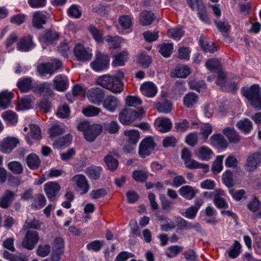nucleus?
Segmentation results:
<instances>
[{"mask_svg":"<svg viewBox=\"0 0 261 261\" xmlns=\"http://www.w3.org/2000/svg\"><path fill=\"white\" fill-rule=\"evenodd\" d=\"M241 93L254 108L257 110L261 109L260 88L258 84H253L250 87L242 88Z\"/></svg>","mask_w":261,"mask_h":261,"instance_id":"obj_1","label":"nucleus"},{"mask_svg":"<svg viewBox=\"0 0 261 261\" xmlns=\"http://www.w3.org/2000/svg\"><path fill=\"white\" fill-rule=\"evenodd\" d=\"M77 129L82 132L85 139L89 142L93 141L100 134L101 128L97 124H90L87 121L80 122L77 126Z\"/></svg>","mask_w":261,"mask_h":261,"instance_id":"obj_2","label":"nucleus"},{"mask_svg":"<svg viewBox=\"0 0 261 261\" xmlns=\"http://www.w3.org/2000/svg\"><path fill=\"white\" fill-rule=\"evenodd\" d=\"M37 83H17V86L22 93H25L32 90L39 94L50 95L51 94V90L44 83L40 84L39 85Z\"/></svg>","mask_w":261,"mask_h":261,"instance_id":"obj_3","label":"nucleus"},{"mask_svg":"<svg viewBox=\"0 0 261 261\" xmlns=\"http://www.w3.org/2000/svg\"><path fill=\"white\" fill-rule=\"evenodd\" d=\"M181 158L184 162L185 166L190 169H202L204 172H207L209 170V166L197 162L192 159L191 151L187 148H184L181 151Z\"/></svg>","mask_w":261,"mask_h":261,"instance_id":"obj_4","label":"nucleus"},{"mask_svg":"<svg viewBox=\"0 0 261 261\" xmlns=\"http://www.w3.org/2000/svg\"><path fill=\"white\" fill-rule=\"evenodd\" d=\"M144 112L142 109L138 112L132 109H125L120 113L119 119L122 124L129 125L137 119H141Z\"/></svg>","mask_w":261,"mask_h":261,"instance_id":"obj_5","label":"nucleus"},{"mask_svg":"<svg viewBox=\"0 0 261 261\" xmlns=\"http://www.w3.org/2000/svg\"><path fill=\"white\" fill-rule=\"evenodd\" d=\"M71 182L75 190L82 195L87 193L89 190L88 181L83 174L75 175L71 178Z\"/></svg>","mask_w":261,"mask_h":261,"instance_id":"obj_6","label":"nucleus"},{"mask_svg":"<svg viewBox=\"0 0 261 261\" xmlns=\"http://www.w3.org/2000/svg\"><path fill=\"white\" fill-rule=\"evenodd\" d=\"M155 144L153 139L151 137H146L140 144L139 154L142 158L150 154L154 149Z\"/></svg>","mask_w":261,"mask_h":261,"instance_id":"obj_7","label":"nucleus"},{"mask_svg":"<svg viewBox=\"0 0 261 261\" xmlns=\"http://www.w3.org/2000/svg\"><path fill=\"white\" fill-rule=\"evenodd\" d=\"M110 62V59L108 55L100 52L96 54L95 60L91 63V68L95 71H98L106 68Z\"/></svg>","mask_w":261,"mask_h":261,"instance_id":"obj_8","label":"nucleus"},{"mask_svg":"<svg viewBox=\"0 0 261 261\" xmlns=\"http://www.w3.org/2000/svg\"><path fill=\"white\" fill-rule=\"evenodd\" d=\"M74 54L77 60L83 62L90 60L93 55L91 49L88 47H85L81 44H77L75 46Z\"/></svg>","mask_w":261,"mask_h":261,"instance_id":"obj_9","label":"nucleus"},{"mask_svg":"<svg viewBox=\"0 0 261 261\" xmlns=\"http://www.w3.org/2000/svg\"><path fill=\"white\" fill-rule=\"evenodd\" d=\"M124 135L127 137L129 146H125L123 150L126 153H130L134 150V146L138 142L140 135L139 132L135 129L125 130Z\"/></svg>","mask_w":261,"mask_h":261,"instance_id":"obj_10","label":"nucleus"},{"mask_svg":"<svg viewBox=\"0 0 261 261\" xmlns=\"http://www.w3.org/2000/svg\"><path fill=\"white\" fill-rule=\"evenodd\" d=\"M39 239V234L37 232L28 231L22 242V245L28 250H32L38 242Z\"/></svg>","mask_w":261,"mask_h":261,"instance_id":"obj_11","label":"nucleus"},{"mask_svg":"<svg viewBox=\"0 0 261 261\" xmlns=\"http://www.w3.org/2000/svg\"><path fill=\"white\" fill-rule=\"evenodd\" d=\"M60 189V186L56 181L47 182L44 186V192L47 198L50 200L55 199Z\"/></svg>","mask_w":261,"mask_h":261,"instance_id":"obj_12","label":"nucleus"},{"mask_svg":"<svg viewBox=\"0 0 261 261\" xmlns=\"http://www.w3.org/2000/svg\"><path fill=\"white\" fill-rule=\"evenodd\" d=\"M87 97L90 102L99 106L103 98L104 93L100 88H93L88 91Z\"/></svg>","mask_w":261,"mask_h":261,"instance_id":"obj_13","label":"nucleus"},{"mask_svg":"<svg viewBox=\"0 0 261 261\" xmlns=\"http://www.w3.org/2000/svg\"><path fill=\"white\" fill-rule=\"evenodd\" d=\"M119 104V100L115 96L112 95H109L106 97L102 102L103 107L111 113L116 111Z\"/></svg>","mask_w":261,"mask_h":261,"instance_id":"obj_14","label":"nucleus"},{"mask_svg":"<svg viewBox=\"0 0 261 261\" xmlns=\"http://www.w3.org/2000/svg\"><path fill=\"white\" fill-rule=\"evenodd\" d=\"M195 156L201 161H207L214 156L212 149L206 146H202L195 150Z\"/></svg>","mask_w":261,"mask_h":261,"instance_id":"obj_15","label":"nucleus"},{"mask_svg":"<svg viewBox=\"0 0 261 261\" xmlns=\"http://www.w3.org/2000/svg\"><path fill=\"white\" fill-rule=\"evenodd\" d=\"M18 143L17 139L14 137H7L0 144L1 150L4 153H9Z\"/></svg>","mask_w":261,"mask_h":261,"instance_id":"obj_16","label":"nucleus"},{"mask_svg":"<svg viewBox=\"0 0 261 261\" xmlns=\"http://www.w3.org/2000/svg\"><path fill=\"white\" fill-rule=\"evenodd\" d=\"M30 132L26 136V140L29 144L31 145L33 140H39L41 139V130L37 125L31 124L29 125Z\"/></svg>","mask_w":261,"mask_h":261,"instance_id":"obj_17","label":"nucleus"},{"mask_svg":"<svg viewBox=\"0 0 261 261\" xmlns=\"http://www.w3.org/2000/svg\"><path fill=\"white\" fill-rule=\"evenodd\" d=\"M59 38L58 33L55 31H48L39 37L40 42L48 45L54 43Z\"/></svg>","mask_w":261,"mask_h":261,"instance_id":"obj_18","label":"nucleus"},{"mask_svg":"<svg viewBox=\"0 0 261 261\" xmlns=\"http://www.w3.org/2000/svg\"><path fill=\"white\" fill-rule=\"evenodd\" d=\"M140 91L145 96L153 97L156 95L158 89L153 83H143L140 87Z\"/></svg>","mask_w":261,"mask_h":261,"instance_id":"obj_19","label":"nucleus"},{"mask_svg":"<svg viewBox=\"0 0 261 261\" xmlns=\"http://www.w3.org/2000/svg\"><path fill=\"white\" fill-rule=\"evenodd\" d=\"M156 130L161 133H166L171 128V121L166 118H158L154 121Z\"/></svg>","mask_w":261,"mask_h":261,"instance_id":"obj_20","label":"nucleus"},{"mask_svg":"<svg viewBox=\"0 0 261 261\" xmlns=\"http://www.w3.org/2000/svg\"><path fill=\"white\" fill-rule=\"evenodd\" d=\"M35 46V44L32 41V37L28 36L21 39L17 43V48L21 51L27 52L34 48Z\"/></svg>","mask_w":261,"mask_h":261,"instance_id":"obj_21","label":"nucleus"},{"mask_svg":"<svg viewBox=\"0 0 261 261\" xmlns=\"http://www.w3.org/2000/svg\"><path fill=\"white\" fill-rule=\"evenodd\" d=\"M179 194L187 200H191L195 197L199 191L195 187L190 186H184L179 189Z\"/></svg>","mask_w":261,"mask_h":261,"instance_id":"obj_22","label":"nucleus"},{"mask_svg":"<svg viewBox=\"0 0 261 261\" xmlns=\"http://www.w3.org/2000/svg\"><path fill=\"white\" fill-rule=\"evenodd\" d=\"M14 96L13 93L8 90L0 92V108L3 109L8 108L11 103V99Z\"/></svg>","mask_w":261,"mask_h":261,"instance_id":"obj_23","label":"nucleus"},{"mask_svg":"<svg viewBox=\"0 0 261 261\" xmlns=\"http://www.w3.org/2000/svg\"><path fill=\"white\" fill-rule=\"evenodd\" d=\"M126 80L124 73L121 71H118L114 75L110 76L106 74L99 76L98 82H121Z\"/></svg>","mask_w":261,"mask_h":261,"instance_id":"obj_24","label":"nucleus"},{"mask_svg":"<svg viewBox=\"0 0 261 261\" xmlns=\"http://www.w3.org/2000/svg\"><path fill=\"white\" fill-rule=\"evenodd\" d=\"M46 15L41 11H37L34 13L33 17V24L37 28H41L46 23Z\"/></svg>","mask_w":261,"mask_h":261,"instance_id":"obj_25","label":"nucleus"},{"mask_svg":"<svg viewBox=\"0 0 261 261\" xmlns=\"http://www.w3.org/2000/svg\"><path fill=\"white\" fill-rule=\"evenodd\" d=\"M1 116L7 125H13L18 122V116L12 111H5L2 114Z\"/></svg>","mask_w":261,"mask_h":261,"instance_id":"obj_26","label":"nucleus"},{"mask_svg":"<svg viewBox=\"0 0 261 261\" xmlns=\"http://www.w3.org/2000/svg\"><path fill=\"white\" fill-rule=\"evenodd\" d=\"M104 88L114 93H119L123 89V83H99Z\"/></svg>","mask_w":261,"mask_h":261,"instance_id":"obj_27","label":"nucleus"},{"mask_svg":"<svg viewBox=\"0 0 261 261\" xmlns=\"http://www.w3.org/2000/svg\"><path fill=\"white\" fill-rule=\"evenodd\" d=\"M191 72L189 67L186 65H178L174 71L171 72L172 77H186Z\"/></svg>","mask_w":261,"mask_h":261,"instance_id":"obj_28","label":"nucleus"},{"mask_svg":"<svg viewBox=\"0 0 261 261\" xmlns=\"http://www.w3.org/2000/svg\"><path fill=\"white\" fill-rule=\"evenodd\" d=\"M259 162L260 161L257 159V155L255 153L249 155L245 165L246 170L250 172L254 171L257 168Z\"/></svg>","mask_w":261,"mask_h":261,"instance_id":"obj_29","label":"nucleus"},{"mask_svg":"<svg viewBox=\"0 0 261 261\" xmlns=\"http://www.w3.org/2000/svg\"><path fill=\"white\" fill-rule=\"evenodd\" d=\"M198 101V96L193 92H189L184 97V105L188 108H192Z\"/></svg>","mask_w":261,"mask_h":261,"instance_id":"obj_30","label":"nucleus"},{"mask_svg":"<svg viewBox=\"0 0 261 261\" xmlns=\"http://www.w3.org/2000/svg\"><path fill=\"white\" fill-rule=\"evenodd\" d=\"M211 144L216 147H225L227 142L223 136L219 134H215L211 137Z\"/></svg>","mask_w":261,"mask_h":261,"instance_id":"obj_31","label":"nucleus"},{"mask_svg":"<svg viewBox=\"0 0 261 261\" xmlns=\"http://www.w3.org/2000/svg\"><path fill=\"white\" fill-rule=\"evenodd\" d=\"M128 59V53L126 51L117 54L114 57V60L112 62L114 66H122Z\"/></svg>","mask_w":261,"mask_h":261,"instance_id":"obj_32","label":"nucleus"},{"mask_svg":"<svg viewBox=\"0 0 261 261\" xmlns=\"http://www.w3.org/2000/svg\"><path fill=\"white\" fill-rule=\"evenodd\" d=\"M236 126L238 129L245 134L249 133L252 128V122L246 118L238 121Z\"/></svg>","mask_w":261,"mask_h":261,"instance_id":"obj_33","label":"nucleus"},{"mask_svg":"<svg viewBox=\"0 0 261 261\" xmlns=\"http://www.w3.org/2000/svg\"><path fill=\"white\" fill-rule=\"evenodd\" d=\"M37 70L41 76H44L46 74L51 75L54 73V68L51 63H44L38 65Z\"/></svg>","mask_w":261,"mask_h":261,"instance_id":"obj_34","label":"nucleus"},{"mask_svg":"<svg viewBox=\"0 0 261 261\" xmlns=\"http://www.w3.org/2000/svg\"><path fill=\"white\" fill-rule=\"evenodd\" d=\"M223 132L230 142L236 143L240 141V136L234 128H225L223 130Z\"/></svg>","mask_w":261,"mask_h":261,"instance_id":"obj_35","label":"nucleus"},{"mask_svg":"<svg viewBox=\"0 0 261 261\" xmlns=\"http://www.w3.org/2000/svg\"><path fill=\"white\" fill-rule=\"evenodd\" d=\"M176 225L178 228L180 230L191 229L194 227H198L199 226L198 224H196L195 226H194L191 222L180 217L176 219Z\"/></svg>","mask_w":261,"mask_h":261,"instance_id":"obj_36","label":"nucleus"},{"mask_svg":"<svg viewBox=\"0 0 261 261\" xmlns=\"http://www.w3.org/2000/svg\"><path fill=\"white\" fill-rule=\"evenodd\" d=\"M185 33L182 28L175 27L168 30V36L175 40H179Z\"/></svg>","mask_w":261,"mask_h":261,"instance_id":"obj_37","label":"nucleus"},{"mask_svg":"<svg viewBox=\"0 0 261 261\" xmlns=\"http://www.w3.org/2000/svg\"><path fill=\"white\" fill-rule=\"evenodd\" d=\"M122 38L118 36L112 37L107 36L106 41L108 43V47L110 48H116L120 46L122 42Z\"/></svg>","mask_w":261,"mask_h":261,"instance_id":"obj_38","label":"nucleus"},{"mask_svg":"<svg viewBox=\"0 0 261 261\" xmlns=\"http://www.w3.org/2000/svg\"><path fill=\"white\" fill-rule=\"evenodd\" d=\"M118 23L122 29H129L132 25V18L129 15H122L119 18Z\"/></svg>","mask_w":261,"mask_h":261,"instance_id":"obj_39","label":"nucleus"},{"mask_svg":"<svg viewBox=\"0 0 261 261\" xmlns=\"http://www.w3.org/2000/svg\"><path fill=\"white\" fill-rule=\"evenodd\" d=\"M27 163L28 166L32 169L37 168L40 164V161L37 155L31 153L27 158Z\"/></svg>","mask_w":261,"mask_h":261,"instance_id":"obj_40","label":"nucleus"},{"mask_svg":"<svg viewBox=\"0 0 261 261\" xmlns=\"http://www.w3.org/2000/svg\"><path fill=\"white\" fill-rule=\"evenodd\" d=\"M173 49V44L172 43H163L160 46L159 52L164 57H169Z\"/></svg>","mask_w":261,"mask_h":261,"instance_id":"obj_41","label":"nucleus"},{"mask_svg":"<svg viewBox=\"0 0 261 261\" xmlns=\"http://www.w3.org/2000/svg\"><path fill=\"white\" fill-rule=\"evenodd\" d=\"M183 247L178 245H172L168 247L165 251V255L169 258L176 256L182 251Z\"/></svg>","mask_w":261,"mask_h":261,"instance_id":"obj_42","label":"nucleus"},{"mask_svg":"<svg viewBox=\"0 0 261 261\" xmlns=\"http://www.w3.org/2000/svg\"><path fill=\"white\" fill-rule=\"evenodd\" d=\"M153 20V14L150 11H143L140 15V22L143 25H150Z\"/></svg>","mask_w":261,"mask_h":261,"instance_id":"obj_43","label":"nucleus"},{"mask_svg":"<svg viewBox=\"0 0 261 261\" xmlns=\"http://www.w3.org/2000/svg\"><path fill=\"white\" fill-rule=\"evenodd\" d=\"M224 158V155L217 156L216 160L213 163L212 167V171L214 173H218L223 169L222 162Z\"/></svg>","mask_w":261,"mask_h":261,"instance_id":"obj_44","label":"nucleus"},{"mask_svg":"<svg viewBox=\"0 0 261 261\" xmlns=\"http://www.w3.org/2000/svg\"><path fill=\"white\" fill-rule=\"evenodd\" d=\"M14 194L13 192L7 191L0 199V206L2 208H7L10 204Z\"/></svg>","mask_w":261,"mask_h":261,"instance_id":"obj_45","label":"nucleus"},{"mask_svg":"<svg viewBox=\"0 0 261 261\" xmlns=\"http://www.w3.org/2000/svg\"><path fill=\"white\" fill-rule=\"evenodd\" d=\"M101 112V110L93 106H89L83 109V114L87 117H94L97 116Z\"/></svg>","mask_w":261,"mask_h":261,"instance_id":"obj_46","label":"nucleus"},{"mask_svg":"<svg viewBox=\"0 0 261 261\" xmlns=\"http://www.w3.org/2000/svg\"><path fill=\"white\" fill-rule=\"evenodd\" d=\"M200 134L202 136L203 139L206 142L208 136L212 133L213 130L212 125L208 123H202L200 126Z\"/></svg>","mask_w":261,"mask_h":261,"instance_id":"obj_47","label":"nucleus"},{"mask_svg":"<svg viewBox=\"0 0 261 261\" xmlns=\"http://www.w3.org/2000/svg\"><path fill=\"white\" fill-rule=\"evenodd\" d=\"M133 179L138 182H144L147 178V172L145 169L137 170L133 172Z\"/></svg>","mask_w":261,"mask_h":261,"instance_id":"obj_48","label":"nucleus"},{"mask_svg":"<svg viewBox=\"0 0 261 261\" xmlns=\"http://www.w3.org/2000/svg\"><path fill=\"white\" fill-rule=\"evenodd\" d=\"M201 47L203 50L207 53H213L217 50V46H215L212 42H207L206 41L203 40L201 38L199 40Z\"/></svg>","mask_w":261,"mask_h":261,"instance_id":"obj_49","label":"nucleus"},{"mask_svg":"<svg viewBox=\"0 0 261 261\" xmlns=\"http://www.w3.org/2000/svg\"><path fill=\"white\" fill-rule=\"evenodd\" d=\"M101 170L100 167H91L87 168L85 172L90 178L96 179L100 176Z\"/></svg>","mask_w":261,"mask_h":261,"instance_id":"obj_50","label":"nucleus"},{"mask_svg":"<svg viewBox=\"0 0 261 261\" xmlns=\"http://www.w3.org/2000/svg\"><path fill=\"white\" fill-rule=\"evenodd\" d=\"M241 245L237 241H234V242L228 251V256L231 258H236L241 252Z\"/></svg>","mask_w":261,"mask_h":261,"instance_id":"obj_51","label":"nucleus"},{"mask_svg":"<svg viewBox=\"0 0 261 261\" xmlns=\"http://www.w3.org/2000/svg\"><path fill=\"white\" fill-rule=\"evenodd\" d=\"M156 108L159 112L168 113L171 111L172 105L169 101H165L163 103H157Z\"/></svg>","mask_w":261,"mask_h":261,"instance_id":"obj_52","label":"nucleus"},{"mask_svg":"<svg viewBox=\"0 0 261 261\" xmlns=\"http://www.w3.org/2000/svg\"><path fill=\"white\" fill-rule=\"evenodd\" d=\"M104 161L109 170L113 171L115 170L118 165V161L113 158L111 155H108L104 158Z\"/></svg>","mask_w":261,"mask_h":261,"instance_id":"obj_53","label":"nucleus"},{"mask_svg":"<svg viewBox=\"0 0 261 261\" xmlns=\"http://www.w3.org/2000/svg\"><path fill=\"white\" fill-rule=\"evenodd\" d=\"M104 127L106 131L111 134H115L118 132L119 126L116 121H112L104 124Z\"/></svg>","mask_w":261,"mask_h":261,"instance_id":"obj_54","label":"nucleus"},{"mask_svg":"<svg viewBox=\"0 0 261 261\" xmlns=\"http://www.w3.org/2000/svg\"><path fill=\"white\" fill-rule=\"evenodd\" d=\"M50 252V246L48 244H40L37 249L38 256L44 257L48 255Z\"/></svg>","mask_w":261,"mask_h":261,"instance_id":"obj_55","label":"nucleus"},{"mask_svg":"<svg viewBox=\"0 0 261 261\" xmlns=\"http://www.w3.org/2000/svg\"><path fill=\"white\" fill-rule=\"evenodd\" d=\"M126 104L129 107H137L142 103L141 99L137 96L128 95L125 98Z\"/></svg>","mask_w":261,"mask_h":261,"instance_id":"obj_56","label":"nucleus"},{"mask_svg":"<svg viewBox=\"0 0 261 261\" xmlns=\"http://www.w3.org/2000/svg\"><path fill=\"white\" fill-rule=\"evenodd\" d=\"M46 204V199L42 194H38L34 199L32 206L36 208H40L43 207Z\"/></svg>","mask_w":261,"mask_h":261,"instance_id":"obj_57","label":"nucleus"},{"mask_svg":"<svg viewBox=\"0 0 261 261\" xmlns=\"http://www.w3.org/2000/svg\"><path fill=\"white\" fill-rule=\"evenodd\" d=\"M8 168L14 173L20 174L23 170L21 165L18 162L12 161L8 165Z\"/></svg>","mask_w":261,"mask_h":261,"instance_id":"obj_58","label":"nucleus"},{"mask_svg":"<svg viewBox=\"0 0 261 261\" xmlns=\"http://www.w3.org/2000/svg\"><path fill=\"white\" fill-rule=\"evenodd\" d=\"M106 195V190L101 188L92 190L90 194V197L92 200H97L104 197Z\"/></svg>","mask_w":261,"mask_h":261,"instance_id":"obj_59","label":"nucleus"},{"mask_svg":"<svg viewBox=\"0 0 261 261\" xmlns=\"http://www.w3.org/2000/svg\"><path fill=\"white\" fill-rule=\"evenodd\" d=\"M229 193L233 198L236 201H240L246 197V192L243 189L235 190L231 189Z\"/></svg>","mask_w":261,"mask_h":261,"instance_id":"obj_60","label":"nucleus"},{"mask_svg":"<svg viewBox=\"0 0 261 261\" xmlns=\"http://www.w3.org/2000/svg\"><path fill=\"white\" fill-rule=\"evenodd\" d=\"M70 114L69 108L67 105H63L59 108L57 115L61 118H66L68 117Z\"/></svg>","mask_w":261,"mask_h":261,"instance_id":"obj_61","label":"nucleus"},{"mask_svg":"<svg viewBox=\"0 0 261 261\" xmlns=\"http://www.w3.org/2000/svg\"><path fill=\"white\" fill-rule=\"evenodd\" d=\"M198 142V133L193 132L188 134L186 138V142L191 146L196 145Z\"/></svg>","mask_w":261,"mask_h":261,"instance_id":"obj_62","label":"nucleus"},{"mask_svg":"<svg viewBox=\"0 0 261 261\" xmlns=\"http://www.w3.org/2000/svg\"><path fill=\"white\" fill-rule=\"evenodd\" d=\"M188 3L190 7L194 10L198 11L205 8L201 0H188Z\"/></svg>","mask_w":261,"mask_h":261,"instance_id":"obj_63","label":"nucleus"},{"mask_svg":"<svg viewBox=\"0 0 261 261\" xmlns=\"http://www.w3.org/2000/svg\"><path fill=\"white\" fill-rule=\"evenodd\" d=\"M216 186L215 182L211 179H206L200 182V187L204 190H211L214 189Z\"/></svg>","mask_w":261,"mask_h":261,"instance_id":"obj_64","label":"nucleus"}]
</instances>
